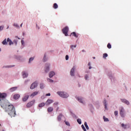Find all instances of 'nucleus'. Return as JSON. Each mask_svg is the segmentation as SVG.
Returning <instances> with one entry per match:
<instances>
[{
	"label": "nucleus",
	"instance_id": "obj_25",
	"mask_svg": "<svg viewBox=\"0 0 131 131\" xmlns=\"http://www.w3.org/2000/svg\"><path fill=\"white\" fill-rule=\"evenodd\" d=\"M53 8L54 9H58V4H57V3H54L53 4Z\"/></svg>",
	"mask_w": 131,
	"mask_h": 131
},
{
	"label": "nucleus",
	"instance_id": "obj_35",
	"mask_svg": "<svg viewBox=\"0 0 131 131\" xmlns=\"http://www.w3.org/2000/svg\"><path fill=\"white\" fill-rule=\"evenodd\" d=\"M74 48H76V45H72V46H71V49L72 50H73Z\"/></svg>",
	"mask_w": 131,
	"mask_h": 131
},
{
	"label": "nucleus",
	"instance_id": "obj_13",
	"mask_svg": "<svg viewBox=\"0 0 131 131\" xmlns=\"http://www.w3.org/2000/svg\"><path fill=\"white\" fill-rule=\"evenodd\" d=\"M39 92L38 91H36L33 93L32 94H31L30 97L31 98H33V97L36 96L38 94Z\"/></svg>",
	"mask_w": 131,
	"mask_h": 131
},
{
	"label": "nucleus",
	"instance_id": "obj_11",
	"mask_svg": "<svg viewBox=\"0 0 131 131\" xmlns=\"http://www.w3.org/2000/svg\"><path fill=\"white\" fill-rule=\"evenodd\" d=\"M17 89H18V87L17 86L12 87L9 89V91L11 93H13V92L17 91Z\"/></svg>",
	"mask_w": 131,
	"mask_h": 131
},
{
	"label": "nucleus",
	"instance_id": "obj_32",
	"mask_svg": "<svg viewBox=\"0 0 131 131\" xmlns=\"http://www.w3.org/2000/svg\"><path fill=\"white\" fill-rule=\"evenodd\" d=\"M121 126L122 127H123V128H124L125 129V128H126V125H124V124L122 123L121 124Z\"/></svg>",
	"mask_w": 131,
	"mask_h": 131
},
{
	"label": "nucleus",
	"instance_id": "obj_24",
	"mask_svg": "<svg viewBox=\"0 0 131 131\" xmlns=\"http://www.w3.org/2000/svg\"><path fill=\"white\" fill-rule=\"evenodd\" d=\"M78 101H79L80 103H82V104H83V101L82 100V98L78 97Z\"/></svg>",
	"mask_w": 131,
	"mask_h": 131
},
{
	"label": "nucleus",
	"instance_id": "obj_55",
	"mask_svg": "<svg viewBox=\"0 0 131 131\" xmlns=\"http://www.w3.org/2000/svg\"><path fill=\"white\" fill-rule=\"evenodd\" d=\"M82 52H84V50H82Z\"/></svg>",
	"mask_w": 131,
	"mask_h": 131
},
{
	"label": "nucleus",
	"instance_id": "obj_27",
	"mask_svg": "<svg viewBox=\"0 0 131 131\" xmlns=\"http://www.w3.org/2000/svg\"><path fill=\"white\" fill-rule=\"evenodd\" d=\"M107 57H108V54H107V53L103 54V58H104V59H106V58H107Z\"/></svg>",
	"mask_w": 131,
	"mask_h": 131
},
{
	"label": "nucleus",
	"instance_id": "obj_23",
	"mask_svg": "<svg viewBox=\"0 0 131 131\" xmlns=\"http://www.w3.org/2000/svg\"><path fill=\"white\" fill-rule=\"evenodd\" d=\"M45 105H46V103H45L44 102H42L39 104L38 107H39L40 108H41V107H43V106H45Z\"/></svg>",
	"mask_w": 131,
	"mask_h": 131
},
{
	"label": "nucleus",
	"instance_id": "obj_30",
	"mask_svg": "<svg viewBox=\"0 0 131 131\" xmlns=\"http://www.w3.org/2000/svg\"><path fill=\"white\" fill-rule=\"evenodd\" d=\"M107 48H108V49H111L112 46H111V44H110V43H108L107 45Z\"/></svg>",
	"mask_w": 131,
	"mask_h": 131
},
{
	"label": "nucleus",
	"instance_id": "obj_5",
	"mask_svg": "<svg viewBox=\"0 0 131 131\" xmlns=\"http://www.w3.org/2000/svg\"><path fill=\"white\" fill-rule=\"evenodd\" d=\"M119 111L121 117H124V108L123 107H121L119 108Z\"/></svg>",
	"mask_w": 131,
	"mask_h": 131
},
{
	"label": "nucleus",
	"instance_id": "obj_43",
	"mask_svg": "<svg viewBox=\"0 0 131 131\" xmlns=\"http://www.w3.org/2000/svg\"><path fill=\"white\" fill-rule=\"evenodd\" d=\"M14 26H15V27H18V25L17 24H14Z\"/></svg>",
	"mask_w": 131,
	"mask_h": 131
},
{
	"label": "nucleus",
	"instance_id": "obj_38",
	"mask_svg": "<svg viewBox=\"0 0 131 131\" xmlns=\"http://www.w3.org/2000/svg\"><path fill=\"white\" fill-rule=\"evenodd\" d=\"M114 114L116 116H117L118 115V112L117 111H115Z\"/></svg>",
	"mask_w": 131,
	"mask_h": 131
},
{
	"label": "nucleus",
	"instance_id": "obj_45",
	"mask_svg": "<svg viewBox=\"0 0 131 131\" xmlns=\"http://www.w3.org/2000/svg\"><path fill=\"white\" fill-rule=\"evenodd\" d=\"M21 45H24V40H21Z\"/></svg>",
	"mask_w": 131,
	"mask_h": 131
},
{
	"label": "nucleus",
	"instance_id": "obj_18",
	"mask_svg": "<svg viewBox=\"0 0 131 131\" xmlns=\"http://www.w3.org/2000/svg\"><path fill=\"white\" fill-rule=\"evenodd\" d=\"M22 75H23V78H25L27 77V76H28V74L25 73V72H23L22 73Z\"/></svg>",
	"mask_w": 131,
	"mask_h": 131
},
{
	"label": "nucleus",
	"instance_id": "obj_14",
	"mask_svg": "<svg viewBox=\"0 0 131 131\" xmlns=\"http://www.w3.org/2000/svg\"><path fill=\"white\" fill-rule=\"evenodd\" d=\"M29 98V95H26L23 98V102H26L27 100Z\"/></svg>",
	"mask_w": 131,
	"mask_h": 131
},
{
	"label": "nucleus",
	"instance_id": "obj_28",
	"mask_svg": "<svg viewBox=\"0 0 131 131\" xmlns=\"http://www.w3.org/2000/svg\"><path fill=\"white\" fill-rule=\"evenodd\" d=\"M77 121L78 123H79V124H81V119H78L77 120Z\"/></svg>",
	"mask_w": 131,
	"mask_h": 131
},
{
	"label": "nucleus",
	"instance_id": "obj_56",
	"mask_svg": "<svg viewBox=\"0 0 131 131\" xmlns=\"http://www.w3.org/2000/svg\"><path fill=\"white\" fill-rule=\"evenodd\" d=\"M38 29H39V27L38 28Z\"/></svg>",
	"mask_w": 131,
	"mask_h": 131
},
{
	"label": "nucleus",
	"instance_id": "obj_4",
	"mask_svg": "<svg viewBox=\"0 0 131 131\" xmlns=\"http://www.w3.org/2000/svg\"><path fill=\"white\" fill-rule=\"evenodd\" d=\"M34 103H35V100H32L31 101L28 103L27 104V108H30V107H31L32 106H33V105L34 104Z\"/></svg>",
	"mask_w": 131,
	"mask_h": 131
},
{
	"label": "nucleus",
	"instance_id": "obj_20",
	"mask_svg": "<svg viewBox=\"0 0 131 131\" xmlns=\"http://www.w3.org/2000/svg\"><path fill=\"white\" fill-rule=\"evenodd\" d=\"M7 42H9V45L11 46V45H13V42L11 39H10V38H8L7 40Z\"/></svg>",
	"mask_w": 131,
	"mask_h": 131
},
{
	"label": "nucleus",
	"instance_id": "obj_22",
	"mask_svg": "<svg viewBox=\"0 0 131 131\" xmlns=\"http://www.w3.org/2000/svg\"><path fill=\"white\" fill-rule=\"evenodd\" d=\"M103 103L104 105L105 108L107 109V101L106 100V99H104Z\"/></svg>",
	"mask_w": 131,
	"mask_h": 131
},
{
	"label": "nucleus",
	"instance_id": "obj_44",
	"mask_svg": "<svg viewBox=\"0 0 131 131\" xmlns=\"http://www.w3.org/2000/svg\"><path fill=\"white\" fill-rule=\"evenodd\" d=\"M84 124L85 126H88V123H86V122H85Z\"/></svg>",
	"mask_w": 131,
	"mask_h": 131
},
{
	"label": "nucleus",
	"instance_id": "obj_34",
	"mask_svg": "<svg viewBox=\"0 0 131 131\" xmlns=\"http://www.w3.org/2000/svg\"><path fill=\"white\" fill-rule=\"evenodd\" d=\"M47 80H48V81H49V82H54V80H52V79H50V78L47 79Z\"/></svg>",
	"mask_w": 131,
	"mask_h": 131
},
{
	"label": "nucleus",
	"instance_id": "obj_33",
	"mask_svg": "<svg viewBox=\"0 0 131 131\" xmlns=\"http://www.w3.org/2000/svg\"><path fill=\"white\" fill-rule=\"evenodd\" d=\"M81 127H82L83 130H84V131H86V129H85V127H84V125H81Z\"/></svg>",
	"mask_w": 131,
	"mask_h": 131
},
{
	"label": "nucleus",
	"instance_id": "obj_21",
	"mask_svg": "<svg viewBox=\"0 0 131 131\" xmlns=\"http://www.w3.org/2000/svg\"><path fill=\"white\" fill-rule=\"evenodd\" d=\"M62 115L61 114H59V116H58V117H57V120L58 121H61V118H62Z\"/></svg>",
	"mask_w": 131,
	"mask_h": 131
},
{
	"label": "nucleus",
	"instance_id": "obj_15",
	"mask_svg": "<svg viewBox=\"0 0 131 131\" xmlns=\"http://www.w3.org/2000/svg\"><path fill=\"white\" fill-rule=\"evenodd\" d=\"M71 35H72L73 36H74L75 37L77 38V37H78L79 34H76V33L75 32H74L71 33Z\"/></svg>",
	"mask_w": 131,
	"mask_h": 131
},
{
	"label": "nucleus",
	"instance_id": "obj_19",
	"mask_svg": "<svg viewBox=\"0 0 131 131\" xmlns=\"http://www.w3.org/2000/svg\"><path fill=\"white\" fill-rule=\"evenodd\" d=\"M54 110V108H53L52 107H50L48 108L47 111L48 112H49V113H51V112H53V111Z\"/></svg>",
	"mask_w": 131,
	"mask_h": 131
},
{
	"label": "nucleus",
	"instance_id": "obj_51",
	"mask_svg": "<svg viewBox=\"0 0 131 131\" xmlns=\"http://www.w3.org/2000/svg\"><path fill=\"white\" fill-rule=\"evenodd\" d=\"M89 69H92V67H89Z\"/></svg>",
	"mask_w": 131,
	"mask_h": 131
},
{
	"label": "nucleus",
	"instance_id": "obj_12",
	"mask_svg": "<svg viewBox=\"0 0 131 131\" xmlns=\"http://www.w3.org/2000/svg\"><path fill=\"white\" fill-rule=\"evenodd\" d=\"M53 102H54V101H53V100H52V99H48L46 101V104L47 105H50V104H52V103H53Z\"/></svg>",
	"mask_w": 131,
	"mask_h": 131
},
{
	"label": "nucleus",
	"instance_id": "obj_26",
	"mask_svg": "<svg viewBox=\"0 0 131 131\" xmlns=\"http://www.w3.org/2000/svg\"><path fill=\"white\" fill-rule=\"evenodd\" d=\"M3 45H8V43L7 42V39H5L3 41H2Z\"/></svg>",
	"mask_w": 131,
	"mask_h": 131
},
{
	"label": "nucleus",
	"instance_id": "obj_46",
	"mask_svg": "<svg viewBox=\"0 0 131 131\" xmlns=\"http://www.w3.org/2000/svg\"><path fill=\"white\" fill-rule=\"evenodd\" d=\"M46 96H51V94L50 93H48L46 95Z\"/></svg>",
	"mask_w": 131,
	"mask_h": 131
},
{
	"label": "nucleus",
	"instance_id": "obj_40",
	"mask_svg": "<svg viewBox=\"0 0 131 131\" xmlns=\"http://www.w3.org/2000/svg\"><path fill=\"white\" fill-rule=\"evenodd\" d=\"M68 59H69V56L66 55V60H68Z\"/></svg>",
	"mask_w": 131,
	"mask_h": 131
},
{
	"label": "nucleus",
	"instance_id": "obj_48",
	"mask_svg": "<svg viewBox=\"0 0 131 131\" xmlns=\"http://www.w3.org/2000/svg\"><path fill=\"white\" fill-rule=\"evenodd\" d=\"M14 66H8V68H11V67H14Z\"/></svg>",
	"mask_w": 131,
	"mask_h": 131
},
{
	"label": "nucleus",
	"instance_id": "obj_57",
	"mask_svg": "<svg viewBox=\"0 0 131 131\" xmlns=\"http://www.w3.org/2000/svg\"><path fill=\"white\" fill-rule=\"evenodd\" d=\"M9 28V27H7V29Z\"/></svg>",
	"mask_w": 131,
	"mask_h": 131
},
{
	"label": "nucleus",
	"instance_id": "obj_16",
	"mask_svg": "<svg viewBox=\"0 0 131 131\" xmlns=\"http://www.w3.org/2000/svg\"><path fill=\"white\" fill-rule=\"evenodd\" d=\"M54 75H55V72L51 71V72H50V73H49V77L50 78H52V77H53V76H54Z\"/></svg>",
	"mask_w": 131,
	"mask_h": 131
},
{
	"label": "nucleus",
	"instance_id": "obj_17",
	"mask_svg": "<svg viewBox=\"0 0 131 131\" xmlns=\"http://www.w3.org/2000/svg\"><path fill=\"white\" fill-rule=\"evenodd\" d=\"M20 98V95L19 94H15L13 96V98L14 100H18V99Z\"/></svg>",
	"mask_w": 131,
	"mask_h": 131
},
{
	"label": "nucleus",
	"instance_id": "obj_53",
	"mask_svg": "<svg viewBox=\"0 0 131 131\" xmlns=\"http://www.w3.org/2000/svg\"><path fill=\"white\" fill-rule=\"evenodd\" d=\"M93 59H96V57H93Z\"/></svg>",
	"mask_w": 131,
	"mask_h": 131
},
{
	"label": "nucleus",
	"instance_id": "obj_42",
	"mask_svg": "<svg viewBox=\"0 0 131 131\" xmlns=\"http://www.w3.org/2000/svg\"><path fill=\"white\" fill-rule=\"evenodd\" d=\"M88 78H89V76H88V75H86L85 76V79H88Z\"/></svg>",
	"mask_w": 131,
	"mask_h": 131
},
{
	"label": "nucleus",
	"instance_id": "obj_10",
	"mask_svg": "<svg viewBox=\"0 0 131 131\" xmlns=\"http://www.w3.org/2000/svg\"><path fill=\"white\" fill-rule=\"evenodd\" d=\"M121 102L124 103V104H126V105H129V101H128L127 100L125 99H121Z\"/></svg>",
	"mask_w": 131,
	"mask_h": 131
},
{
	"label": "nucleus",
	"instance_id": "obj_41",
	"mask_svg": "<svg viewBox=\"0 0 131 131\" xmlns=\"http://www.w3.org/2000/svg\"><path fill=\"white\" fill-rule=\"evenodd\" d=\"M3 29H4V26H0V31L1 30H3Z\"/></svg>",
	"mask_w": 131,
	"mask_h": 131
},
{
	"label": "nucleus",
	"instance_id": "obj_50",
	"mask_svg": "<svg viewBox=\"0 0 131 131\" xmlns=\"http://www.w3.org/2000/svg\"><path fill=\"white\" fill-rule=\"evenodd\" d=\"M54 105H58V103H54Z\"/></svg>",
	"mask_w": 131,
	"mask_h": 131
},
{
	"label": "nucleus",
	"instance_id": "obj_36",
	"mask_svg": "<svg viewBox=\"0 0 131 131\" xmlns=\"http://www.w3.org/2000/svg\"><path fill=\"white\" fill-rule=\"evenodd\" d=\"M40 89H43V88H44V85H43V84H40Z\"/></svg>",
	"mask_w": 131,
	"mask_h": 131
},
{
	"label": "nucleus",
	"instance_id": "obj_54",
	"mask_svg": "<svg viewBox=\"0 0 131 131\" xmlns=\"http://www.w3.org/2000/svg\"><path fill=\"white\" fill-rule=\"evenodd\" d=\"M1 51H2V50H1V48H0V52H1Z\"/></svg>",
	"mask_w": 131,
	"mask_h": 131
},
{
	"label": "nucleus",
	"instance_id": "obj_2",
	"mask_svg": "<svg viewBox=\"0 0 131 131\" xmlns=\"http://www.w3.org/2000/svg\"><path fill=\"white\" fill-rule=\"evenodd\" d=\"M57 94L61 98H68L69 97V95H68V94H67L65 92H57Z\"/></svg>",
	"mask_w": 131,
	"mask_h": 131
},
{
	"label": "nucleus",
	"instance_id": "obj_37",
	"mask_svg": "<svg viewBox=\"0 0 131 131\" xmlns=\"http://www.w3.org/2000/svg\"><path fill=\"white\" fill-rule=\"evenodd\" d=\"M66 125H68V126H70V123L69 122H66Z\"/></svg>",
	"mask_w": 131,
	"mask_h": 131
},
{
	"label": "nucleus",
	"instance_id": "obj_47",
	"mask_svg": "<svg viewBox=\"0 0 131 131\" xmlns=\"http://www.w3.org/2000/svg\"><path fill=\"white\" fill-rule=\"evenodd\" d=\"M86 129H90V128L89 127V126L87 125V126H85Z\"/></svg>",
	"mask_w": 131,
	"mask_h": 131
},
{
	"label": "nucleus",
	"instance_id": "obj_8",
	"mask_svg": "<svg viewBox=\"0 0 131 131\" xmlns=\"http://www.w3.org/2000/svg\"><path fill=\"white\" fill-rule=\"evenodd\" d=\"M75 71V67L74 66L70 71V75L71 76H74V72Z\"/></svg>",
	"mask_w": 131,
	"mask_h": 131
},
{
	"label": "nucleus",
	"instance_id": "obj_6",
	"mask_svg": "<svg viewBox=\"0 0 131 131\" xmlns=\"http://www.w3.org/2000/svg\"><path fill=\"white\" fill-rule=\"evenodd\" d=\"M37 86V82H35L31 85L30 89L31 90H33L34 89H35V88H36Z\"/></svg>",
	"mask_w": 131,
	"mask_h": 131
},
{
	"label": "nucleus",
	"instance_id": "obj_9",
	"mask_svg": "<svg viewBox=\"0 0 131 131\" xmlns=\"http://www.w3.org/2000/svg\"><path fill=\"white\" fill-rule=\"evenodd\" d=\"M7 97V94L5 93H0V101H2V99H5Z\"/></svg>",
	"mask_w": 131,
	"mask_h": 131
},
{
	"label": "nucleus",
	"instance_id": "obj_52",
	"mask_svg": "<svg viewBox=\"0 0 131 131\" xmlns=\"http://www.w3.org/2000/svg\"><path fill=\"white\" fill-rule=\"evenodd\" d=\"M23 24V23H22V24L20 25V27H22Z\"/></svg>",
	"mask_w": 131,
	"mask_h": 131
},
{
	"label": "nucleus",
	"instance_id": "obj_31",
	"mask_svg": "<svg viewBox=\"0 0 131 131\" xmlns=\"http://www.w3.org/2000/svg\"><path fill=\"white\" fill-rule=\"evenodd\" d=\"M33 60H34V58H33V57L30 58L29 60V63H30V62H31V61H33Z\"/></svg>",
	"mask_w": 131,
	"mask_h": 131
},
{
	"label": "nucleus",
	"instance_id": "obj_1",
	"mask_svg": "<svg viewBox=\"0 0 131 131\" xmlns=\"http://www.w3.org/2000/svg\"><path fill=\"white\" fill-rule=\"evenodd\" d=\"M7 112L11 117H15L16 116V110L14 105L12 104L9 105L7 108Z\"/></svg>",
	"mask_w": 131,
	"mask_h": 131
},
{
	"label": "nucleus",
	"instance_id": "obj_7",
	"mask_svg": "<svg viewBox=\"0 0 131 131\" xmlns=\"http://www.w3.org/2000/svg\"><path fill=\"white\" fill-rule=\"evenodd\" d=\"M45 71L46 73L50 71V64L49 63L46 64L45 68Z\"/></svg>",
	"mask_w": 131,
	"mask_h": 131
},
{
	"label": "nucleus",
	"instance_id": "obj_39",
	"mask_svg": "<svg viewBox=\"0 0 131 131\" xmlns=\"http://www.w3.org/2000/svg\"><path fill=\"white\" fill-rule=\"evenodd\" d=\"M46 54H45L44 55V57H43V62H46Z\"/></svg>",
	"mask_w": 131,
	"mask_h": 131
},
{
	"label": "nucleus",
	"instance_id": "obj_3",
	"mask_svg": "<svg viewBox=\"0 0 131 131\" xmlns=\"http://www.w3.org/2000/svg\"><path fill=\"white\" fill-rule=\"evenodd\" d=\"M69 31V28L68 27H65L62 30V33L64 34L65 36H68V31Z\"/></svg>",
	"mask_w": 131,
	"mask_h": 131
},
{
	"label": "nucleus",
	"instance_id": "obj_49",
	"mask_svg": "<svg viewBox=\"0 0 131 131\" xmlns=\"http://www.w3.org/2000/svg\"><path fill=\"white\" fill-rule=\"evenodd\" d=\"M88 66H91V62H89Z\"/></svg>",
	"mask_w": 131,
	"mask_h": 131
},
{
	"label": "nucleus",
	"instance_id": "obj_29",
	"mask_svg": "<svg viewBox=\"0 0 131 131\" xmlns=\"http://www.w3.org/2000/svg\"><path fill=\"white\" fill-rule=\"evenodd\" d=\"M103 119L104 121H109V119L105 116H103Z\"/></svg>",
	"mask_w": 131,
	"mask_h": 131
}]
</instances>
